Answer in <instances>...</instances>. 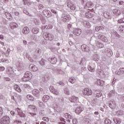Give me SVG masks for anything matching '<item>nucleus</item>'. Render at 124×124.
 I'll list each match as a JSON object with an SVG mask.
<instances>
[{
    "instance_id": "1",
    "label": "nucleus",
    "mask_w": 124,
    "mask_h": 124,
    "mask_svg": "<svg viewBox=\"0 0 124 124\" xmlns=\"http://www.w3.org/2000/svg\"><path fill=\"white\" fill-rule=\"evenodd\" d=\"M0 124H10V118L9 116H5L2 117L0 120Z\"/></svg>"
},
{
    "instance_id": "2",
    "label": "nucleus",
    "mask_w": 124,
    "mask_h": 124,
    "mask_svg": "<svg viewBox=\"0 0 124 124\" xmlns=\"http://www.w3.org/2000/svg\"><path fill=\"white\" fill-rule=\"evenodd\" d=\"M43 37L46 40L52 41L54 39V37L53 34L46 32L43 34Z\"/></svg>"
},
{
    "instance_id": "3",
    "label": "nucleus",
    "mask_w": 124,
    "mask_h": 124,
    "mask_svg": "<svg viewBox=\"0 0 124 124\" xmlns=\"http://www.w3.org/2000/svg\"><path fill=\"white\" fill-rule=\"evenodd\" d=\"M83 93L85 95L90 96V95H92V94H93V91L90 89L85 88L83 91Z\"/></svg>"
},
{
    "instance_id": "4",
    "label": "nucleus",
    "mask_w": 124,
    "mask_h": 124,
    "mask_svg": "<svg viewBox=\"0 0 124 124\" xmlns=\"http://www.w3.org/2000/svg\"><path fill=\"white\" fill-rule=\"evenodd\" d=\"M16 112L17 114H18L21 118H25L26 114L23 113V110H21L19 108H16Z\"/></svg>"
},
{
    "instance_id": "5",
    "label": "nucleus",
    "mask_w": 124,
    "mask_h": 124,
    "mask_svg": "<svg viewBox=\"0 0 124 124\" xmlns=\"http://www.w3.org/2000/svg\"><path fill=\"white\" fill-rule=\"evenodd\" d=\"M49 90L50 92L52 93L55 94L56 95H59V94H60L59 91H58V90L57 89H55L53 86H50L49 88Z\"/></svg>"
},
{
    "instance_id": "6",
    "label": "nucleus",
    "mask_w": 124,
    "mask_h": 124,
    "mask_svg": "<svg viewBox=\"0 0 124 124\" xmlns=\"http://www.w3.org/2000/svg\"><path fill=\"white\" fill-rule=\"evenodd\" d=\"M73 32L75 35L78 36L82 33V30L79 28H76L73 30Z\"/></svg>"
},
{
    "instance_id": "7",
    "label": "nucleus",
    "mask_w": 124,
    "mask_h": 124,
    "mask_svg": "<svg viewBox=\"0 0 124 124\" xmlns=\"http://www.w3.org/2000/svg\"><path fill=\"white\" fill-rule=\"evenodd\" d=\"M29 69L31 71H33V72H36V71L38 70V68H37L34 64H31L29 65Z\"/></svg>"
},
{
    "instance_id": "8",
    "label": "nucleus",
    "mask_w": 124,
    "mask_h": 124,
    "mask_svg": "<svg viewBox=\"0 0 124 124\" xmlns=\"http://www.w3.org/2000/svg\"><path fill=\"white\" fill-rule=\"evenodd\" d=\"M69 100L70 101H71V102L77 103V102H78V101H79V98L75 96H72V97L69 98Z\"/></svg>"
},
{
    "instance_id": "9",
    "label": "nucleus",
    "mask_w": 124,
    "mask_h": 124,
    "mask_svg": "<svg viewBox=\"0 0 124 124\" xmlns=\"http://www.w3.org/2000/svg\"><path fill=\"white\" fill-rule=\"evenodd\" d=\"M48 61L51 62L52 64H55L58 62V59L55 56H53L51 58H49L48 59Z\"/></svg>"
},
{
    "instance_id": "10",
    "label": "nucleus",
    "mask_w": 124,
    "mask_h": 124,
    "mask_svg": "<svg viewBox=\"0 0 124 124\" xmlns=\"http://www.w3.org/2000/svg\"><path fill=\"white\" fill-rule=\"evenodd\" d=\"M43 13L46 17L49 18L51 17V12L48 10H44L43 11Z\"/></svg>"
},
{
    "instance_id": "11",
    "label": "nucleus",
    "mask_w": 124,
    "mask_h": 124,
    "mask_svg": "<svg viewBox=\"0 0 124 124\" xmlns=\"http://www.w3.org/2000/svg\"><path fill=\"white\" fill-rule=\"evenodd\" d=\"M16 65L17 66V70L18 71H21V70H24V65H23V63L18 62Z\"/></svg>"
},
{
    "instance_id": "12",
    "label": "nucleus",
    "mask_w": 124,
    "mask_h": 124,
    "mask_svg": "<svg viewBox=\"0 0 124 124\" xmlns=\"http://www.w3.org/2000/svg\"><path fill=\"white\" fill-rule=\"evenodd\" d=\"M106 54L108 58H111L112 57V55H113V52L111 49L109 48L106 49L105 50Z\"/></svg>"
},
{
    "instance_id": "13",
    "label": "nucleus",
    "mask_w": 124,
    "mask_h": 124,
    "mask_svg": "<svg viewBox=\"0 0 124 124\" xmlns=\"http://www.w3.org/2000/svg\"><path fill=\"white\" fill-rule=\"evenodd\" d=\"M67 6H68V7L70 8L71 10H75V9H76V6H75V5H74V4H72L70 2H68V3H67Z\"/></svg>"
},
{
    "instance_id": "14",
    "label": "nucleus",
    "mask_w": 124,
    "mask_h": 124,
    "mask_svg": "<svg viewBox=\"0 0 124 124\" xmlns=\"http://www.w3.org/2000/svg\"><path fill=\"white\" fill-rule=\"evenodd\" d=\"M104 16L106 19H110V20L113 17V15L106 12L104 13Z\"/></svg>"
},
{
    "instance_id": "15",
    "label": "nucleus",
    "mask_w": 124,
    "mask_h": 124,
    "mask_svg": "<svg viewBox=\"0 0 124 124\" xmlns=\"http://www.w3.org/2000/svg\"><path fill=\"white\" fill-rule=\"evenodd\" d=\"M81 49L84 52H89V51H90V48H89V46H87V45H81Z\"/></svg>"
},
{
    "instance_id": "16",
    "label": "nucleus",
    "mask_w": 124,
    "mask_h": 124,
    "mask_svg": "<svg viewBox=\"0 0 124 124\" xmlns=\"http://www.w3.org/2000/svg\"><path fill=\"white\" fill-rule=\"evenodd\" d=\"M62 18H63L62 20H63V22H64V23H65V22H68L69 21V20H70V19H71V18L70 17V16H62Z\"/></svg>"
},
{
    "instance_id": "17",
    "label": "nucleus",
    "mask_w": 124,
    "mask_h": 124,
    "mask_svg": "<svg viewBox=\"0 0 124 124\" xmlns=\"http://www.w3.org/2000/svg\"><path fill=\"white\" fill-rule=\"evenodd\" d=\"M98 38L102 40V41H103L104 42H107L108 41V39H107V38L103 35H99L98 36Z\"/></svg>"
},
{
    "instance_id": "18",
    "label": "nucleus",
    "mask_w": 124,
    "mask_h": 124,
    "mask_svg": "<svg viewBox=\"0 0 124 124\" xmlns=\"http://www.w3.org/2000/svg\"><path fill=\"white\" fill-rule=\"evenodd\" d=\"M75 111L76 113L78 114V115H79L81 112H83V111H84V108L81 107H79L77 108Z\"/></svg>"
},
{
    "instance_id": "19",
    "label": "nucleus",
    "mask_w": 124,
    "mask_h": 124,
    "mask_svg": "<svg viewBox=\"0 0 124 124\" xmlns=\"http://www.w3.org/2000/svg\"><path fill=\"white\" fill-rule=\"evenodd\" d=\"M22 33L24 34H28L30 33V28L28 27H24L22 30Z\"/></svg>"
},
{
    "instance_id": "20",
    "label": "nucleus",
    "mask_w": 124,
    "mask_h": 124,
    "mask_svg": "<svg viewBox=\"0 0 124 124\" xmlns=\"http://www.w3.org/2000/svg\"><path fill=\"white\" fill-rule=\"evenodd\" d=\"M24 76L28 78L29 79H31V77H32V74H31L30 71H26L24 74Z\"/></svg>"
},
{
    "instance_id": "21",
    "label": "nucleus",
    "mask_w": 124,
    "mask_h": 124,
    "mask_svg": "<svg viewBox=\"0 0 124 124\" xmlns=\"http://www.w3.org/2000/svg\"><path fill=\"white\" fill-rule=\"evenodd\" d=\"M95 30L96 31L102 32L104 31V27L103 26L96 27Z\"/></svg>"
},
{
    "instance_id": "22",
    "label": "nucleus",
    "mask_w": 124,
    "mask_h": 124,
    "mask_svg": "<svg viewBox=\"0 0 124 124\" xmlns=\"http://www.w3.org/2000/svg\"><path fill=\"white\" fill-rule=\"evenodd\" d=\"M108 105L110 108H112V109H113L116 107V102H115L114 101H111L109 102Z\"/></svg>"
},
{
    "instance_id": "23",
    "label": "nucleus",
    "mask_w": 124,
    "mask_h": 124,
    "mask_svg": "<svg viewBox=\"0 0 124 124\" xmlns=\"http://www.w3.org/2000/svg\"><path fill=\"white\" fill-rule=\"evenodd\" d=\"M113 12L116 16H119L121 14V11L119 9H115L113 10Z\"/></svg>"
},
{
    "instance_id": "24",
    "label": "nucleus",
    "mask_w": 124,
    "mask_h": 124,
    "mask_svg": "<svg viewBox=\"0 0 124 124\" xmlns=\"http://www.w3.org/2000/svg\"><path fill=\"white\" fill-rule=\"evenodd\" d=\"M14 88L15 90L16 91V92H18V93H21L22 90L20 88V86H19L18 85L16 84L14 86Z\"/></svg>"
},
{
    "instance_id": "25",
    "label": "nucleus",
    "mask_w": 124,
    "mask_h": 124,
    "mask_svg": "<svg viewBox=\"0 0 124 124\" xmlns=\"http://www.w3.org/2000/svg\"><path fill=\"white\" fill-rule=\"evenodd\" d=\"M40 92L37 89H34L32 91V94L35 96H38Z\"/></svg>"
},
{
    "instance_id": "26",
    "label": "nucleus",
    "mask_w": 124,
    "mask_h": 124,
    "mask_svg": "<svg viewBox=\"0 0 124 124\" xmlns=\"http://www.w3.org/2000/svg\"><path fill=\"white\" fill-rule=\"evenodd\" d=\"M10 27L12 30H13V29L17 28V27H18V25H17V23L15 22H12L10 24Z\"/></svg>"
},
{
    "instance_id": "27",
    "label": "nucleus",
    "mask_w": 124,
    "mask_h": 124,
    "mask_svg": "<svg viewBox=\"0 0 124 124\" xmlns=\"http://www.w3.org/2000/svg\"><path fill=\"white\" fill-rule=\"evenodd\" d=\"M50 99V97L47 95H45L43 97V101L44 102H47Z\"/></svg>"
},
{
    "instance_id": "28",
    "label": "nucleus",
    "mask_w": 124,
    "mask_h": 124,
    "mask_svg": "<svg viewBox=\"0 0 124 124\" xmlns=\"http://www.w3.org/2000/svg\"><path fill=\"white\" fill-rule=\"evenodd\" d=\"M5 15L7 19H9V20H12V16H11L10 13L6 12L5 13Z\"/></svg>"
},
{
    "instance_id": "29",
    "label": "nucleus",
    "mask_w": 124,
    "mask_h": 124,
    "mask_svg": "<svg viewBox=\"0 0 124 124\" xmlns=\"http://www.w3.org/2000/svg\"><path fill=\"white\" fill-rule=\"evenodd\" d=\"M85 17L88 18H92V17H93V15H92L91 12H87L85 13Z\"/></svg>"
},
{
    "instance_id": "30",
    "label": "nucleus",
    "mask_w": 124,
    "mask_h": 124,
    "mask_svg": "<svg viewBox=\"0 0 124 124\" xmlns=\"http://www.w3.org/2000/svg\"><path fill=\"white\" fill-rule=\"evenodd\" d=\"M97 84L98 85V86L103 87V86L104 85V81L100 79H98Z\"/></svg>"
},
{
    "instance_id": "31",
    "label": "nucleus",
    "mask_w": 124,
    "mask_h": 124,
    "mask_svg": "<svg viewBox=\"0 0 124 124\" xmlns=\"http://www.w3.org/2000/svg\"><path fill=\"white\" fill-rule=\"evenodd\" d=\"M32 32L34 34L38 33L39 32V29L38 28H33L32 29Z\"/></svg>"
},
{
    "instance_id": "32",
    "label": "nucleus",
    "mask_w": 124,
    "mask_h": 124,
    "mask_svg": "<svg viewBox=\"0 0 124 124\" xmlns=\"http://www.w3.org/2000/svg\"><path fill=\"white\" fill-rule=\"evenodd\" d=\"M83 25L86 28H91V24L88 21H84Z\"/></svg>"
},
{
    "instance_id": "33",
    "label": "nucleus",
    "mask_w": 124,
    "mask_h": 124,
    "mask_svg": "<svg viewBox=\"0 0 124 124\" xmlns=\"http://www.w3.org/2000/svg\"><path fill=\"white\" fill-rule=\"evenodd\" d=\"M113 122H114L115 124H121V123H122V121H121V120L119 119H117L116 118L113 119Z\"/></svg>"
},
{
    "instance_id": "34",
    "label": "nucleus",
    "mask_w": 124,
    "mask_h": 124,
    "mask_svg": "<svg viewBox=\"0 0 124 124\" xmlns=\"http://www.w3.org/2000/svg\"><path fill=\"white\" fill-rule=\"evenodd\" d=\"M69 82L71 84H74L76 82V79L74 78H71L69 79Z\"/></svg>"
},
{
    "instance_id": "35",
    "label": "nucleus",
    "mask_w": 124,
    "mask_h": 124,
    "mask_svg": "<svg viewBox=\"0 0 124 124\" xmlns=\"http://www.w3.org/2000/svg\"><path fill=\"white\" fill-rule=\"evenodd\" d=\"M64 93L65 94H67V95H69L70 94V92L69 91V89L67 88H65L64 89Z\"/></svg>"
},
{
    "instance_id": "36",
    "label": "nucleus",
    "mask_w": 124,
    "mask_h": 124,
    "mask_svg": "<svg viewBox=\"0 0 124 124\" xmlns=\"http://www.w3.org/2000/svg\"><path fill=\"white\" fill-rule=\"evenodd\" d=\"M118 30L121 33H124V25L121 26Z\"/></svg>"
},
{
    "instance_id": "37",
    "label": "nucleus",
    "mask_w": 124,
    "mask_h": 124,
    "mask_svg": "<svg viewBox=\"0 0 124 124\" xmlns=\"http://www.w3.org/2000/svg\"><path fill=\"white\" fill-rule=\"evenodd\" d=\"M115 93L116 92H115V91L112 90L109 92V93L108 94V95L109 97H111V96H112V95H115Z\"/></svg>"
},
{
    "instance_id": "38",
    "label": "nucleus",
    "mask_w": 124,
    "mask_h": 124,
    "mask_svg": "<svg viewBox=\"0 0 124 124\" xmlns=\"http://www.w3.org/2000/svg\"><path fill=\"white\" fill-rule=\"evenodd\" d=\"M41 83L43 85H46V83H47V79H46V78L44 77L42 78Z\"/></svg>"
},
{
    "instance_id": "39",
    "label": "nucleus",
    "mask_w": 124,
    "mask_h": 124,
    "mask_svg": "<svg viewBox=\"0 0 124 124\" xmlns=\"http://www.w3.org/2000/svg\"><path fill=\"white\" fill-rule=\"evenodd\" d=\"M7 73L8 74H12L13 73V70H12V68H8Z\"/></svg>"
},
{
    "instance_id": "40",
    "label": "nucleus",
    "mask_w": 124,
    "mask_h": 124,
    "mask_svg": "<svg viewBox=\"0 0 124 124\" xmlns=\"http://www.w3.org/2000/svg\"><path fill=\"white\" fill-rule=\"evenodd\" d=\"M27 97L29 100H31V101H33L34 100V98L31 95H28Z\"/></svg>"
},
{
    "instance_id": "41",
    "label": "nucleus",
    "mask_w": 124,
    "mask_h": 124,
    "mask_svg": "<svg viewBox=\"0 0 124 124\" xmlns=\"http://www.w3.org/2000/svg\"><path fill=\"white\" fill-rule=\"evenodd\" d=\"M104 123L105 124H112V122L110 119H108V118H107L105 121H104Z\"/></svg>"
},
{
    "instance_id": "42",
    "label": "nucleus",
    "mask_w": 124,
    "mask_h": 124,
    "mask_svg": "<svg viewBox=\"0 0 124 124\" xmlns=\"http://www.w3.org/2000/svg\"><path fill=\"white\" fill-rule=\"evenodd\" d=\"M29 80H31V78L26 77V76H24L22 78V81H23V82H28Z\"/></svg>"
},
{
    "instance_id": "43",
    "label": "nucleus",
    "mask_w": 124,
    "mask_h": 124,
    "mask_svg": "<svg viewBox=\"0 0 124 124\" xmlns=\"http://www.w3.org/2000/svg\"><path fill=\"white\" fill-rule=\"evenodd\" d=\"M88 69L91 72H93L94 71V68H93L91 65L88 66Z\"/></svg>"
},
{
    "instance_id": "44",
    "label": "nucleus",
    "mask_w": 124,
    "mask_h": 124,
    "mask_svg": "<svg viewBox=\"0 0 124 124\" xmlns=\"http://www.w3.org/2000/svg\"><path fill=\"white\" fill-rule=\"evenodd\" d=\"M65 116L66 118V119H72V118H73V117H72V116L70 115V114H69V113H65Z\"/></svg>"
},
{
    "instance_id": "45",
    "label": "nucleus",
    "mask_w": 124,
    "mask_h": 124,
    "mask_svg": "<svg viewBox=\"0 0 124 124\" xmlns=\"http://www.w3.org/2000/svg\"><path fill=\"white\" fill-rule=\"evenodd\" d=\"M93 61H95V62H98V55L97 54H95L93 56Z\"/></svg>"
},
{
    "instance_id": "46",
    "label": "nucleus",
    "mask_w": 124,
    "mask_h": 124,
    "mask_svg": "<svg viewBox=\"0 0 124 124\" xmlns=\"http://www.w3.org/2000/svg\"><path fill=\"white\" fill-rule=\"evenodd\" d=\"M86 6L88 8H91V7H93V3H92V2H88L86 3Z\"/></svg>"
},
{
    "instance_id": "47",
    "label": "nucleus",
    "mask_w": 124,
    "mask_h": 124,
    "mask_svg": "<svg viewBox=\"0 0 124 124\" xmlns=\"http://www.w3.org/2000/svg\"><path fill=\"white\" fill-rule=\"evenodd\" d=\"M45 63H46V61L43 59L40 62V64H41V65H45Z\"/></svg>"
},
{
    "instance_id": "48",
    "label": "nucleus",
    "mask_w": 124,
    "mask_h": 124,
    "mask_svg": "<svg viewBox=\"0 0 124 124\" xmlns=\"http://www.w3.org/2000/svg\"><path fill=\"white\" fill-rule=\"evenodd\" d=\"M123 113V112L122 110H118L116 112V115H117V116H122Z\"/></svg>"
},
{
    "instance_id": "49",
    "label": "nucleus",
    "mask_w": 124,
    "mask_h": 124,
    "mask_svg": "<svg viewBox=\"0 0 124 124\" xmlns=\"http://www.w3.org/2000/svg\"><path fill=\"white\" fill-rule=\"evenodd\" d=\"M23 88H25V89H30L31 88V86L27 84H23Z\"/></svg>"
},
{
    "instance_id": "50",
    "label": "nucleus",
    "mask_w": 124,
    "mask_h": 124,
    "mask_svg": "<svg viewBox=\"0 0 124 124\" xmlns=\"http://www.w3.org/2000/svg\"><path fill=\"white\" fill-rule=\"evenodd\" d=\"M10 51V48H8L7 50L6 51V57H8V56H9Z\"/></svg>"
},
{
    "instance_id": "51",
    "label": "nucleus",
    "mask_w": 124,
    "mask_h": 124,
    "mask_svg": "<svg viewBox=\"0 0 124 124\" xmlns=\"http://www.w3.org/2000/svg\"><path fill=\"white\" fill-rule=\"evenodd\" d=\"M2 116H3V110L2 108L0 107V117H2Z\"/></svg>"
},
{
    "instance_id": "52",
    "label": "nucleus",
    "mask_w": 124,
    "mask_h": 124,
    "mask_svg": "<svg viewBox=\"0 0 124 124\" xmlns=\"http://www.w3.org/2000/svg\"><path fill=\"white\" fill-rule=\"evenodd\" d=\"M29 108L31 109L32 110H35V106H31V105H30L29 106Z\"/></svg>"
},
{
    "instance_id": "53",
    "label": "nucleus",
    "mask_w": 124,
    "mask_h": 124,
    "mask_svg": "<svg viewBox=\"0 0 124 124\" xmlns=\"http://www.w3.org/2000/svg\"><path fill=\"white\" fill-rule=\"evenodd\" d=\"M27 58H28V60L31 62H33V60L32 59V58H31V56L30 55H28L27 56Z\"/></svg>"
},
{
    "instance_id": "54",
    "label": "nucleus",
    "mask_w": 124,
    "mask_h": 124,
    "mask_svg": "<svg viewBox=\"0 0 124 124\" xmlns=\"http://www.w3.org/2000/svg\"><path fill=\"white\" fill-rule=\"evenodd\" d=\"M95 94L96 97L99 98V97H101V96L102 95V93H101H101H98L97 94Z\"/></svg>"
},
{
    "instance_id": "55",
    "label": "nucleus",
    "mask_w": 124,
    "mask_h": 124,
    "mask_svg": "<svg viewBox=\"0 0 124 124\" xmlns=\"http://www.w3.org/2000/svg\"><path fill=\"white\" fill-rule=\"evenodd\" d=\"M73 124H78V121L76 119H73Z\"/></svg>"
},
{
    "instance_id": "56",
    "label": "nucleus",
    "mask_w": 124,
    "mask_h": 124,
    "mask_svg": "<svg viewBox=\"0 0 124 124\" xmlns=\"http://www.w3.org/2000/svg\"><path fill=\"white\" fill-rule=\"evenodd\" d=\"M38 8L39 9H42V8H43L44 7V6H43V5L41 4H39L38 5Z\"/></svg>"
},
{
    "instance_id": "57",
    "label": "nucleus",
    "mask_w": 124,
    "mask_h": 124,
    "mask_svg": "<svg viewBox=\"0 0 124 124\" xmlns=\"http://www.w3.org/2000/svg\"><path fill=\"white\" fill-rule=\"evenodd\" d=\"M43 120L45 122H49V118L48 117H44Z\"/></svg>"
},
{
    "instance_id": "58",
    "label": "nucleus",
    "mask_w": 124,
    "mask_h": 124,
    "mask_svg": "<svg viewBox=\"0 0 124 124\" xmlns=\"http://www.w3.org/2000/svg\"><path fill=\"white\" fill-rule=\"evenodd\" d=\"M57 84H59L60 86H64V85H65V84L62 81H60L59 83H57Z\"/></svg>"
},
{
    "instance_id": "59",
    "label": "nucleus",
    "mask_w": 124,
    "mask_h": 124,
    "mask_svg": "<svg viewBox=\"0 0 124 124\" xmlns=\"http://www.w3.org/2000/svg\"><path fill=\"white\" fill-rule=\"evenodd\" d=\"M101 93V92H100V91H99V90H96L94 91V94H97V93Z\"/></svg>"
},
{
    "instance_id": "60",
    "label": "nucleus",
    "mask_w": 124,
    "mask_h": 124,
    "mask_svg": "<svg viewBox=\"0 0 124 124\" xmlns=\"http://www.w3.org/2000/svg\"><path fill=\"white\" fill-rule=\"evenodd\" d=\"M84 62H85V59H84V58H82L80 60V62L79 64L80 65H82V64H83V63Z\"/></svg>"
},
{
    "instance_id": "61",
    "label": "nucleus",
    "mask_w": 124,
    "mask_h": 124,
    "mask_svg": "<svg viewBox=\"0 0 124 124\" xmlns=\"http://www.w3.org/2000/svg\"><path fill=\"white\" fill-rule=\"evenodd\" d=\"M45 78H46V80L47 81V80H49L50 79V76H49V75H46L45 76Z\"/></svg>"
},
{
    "instance_id": "62",
    "label": "nucleus",
    "mask_w": 124,
    "mask_h": 124,
    "mask_svg": "<svg viewBox=\"0 0 124 124\" xmlns=\"http://www.w3.org/2000/svg\"><path fill=\"white\" fill-rule=\"evenodd\" d=\"M40 91L42 92V93L44 94L46 93V91L45 90H43L42 88H40Z\"/></svg>"
},
{
    "instance_id": "63",
    "label": "nucleus",
    "mask_w": 124,
    "mask_h": 124,
    "mask_svg": "<svg viewBox=\"0 0 124 124\" xmlns=\"http://www.w3.org/2000/svg\"><path fill=\"white\" fill-rule=\"evenodd\" d=\"M119 70L122 72V73H123V74H124V68H120Z\"/></svg>"
},
{
    "instance_id": "64",
    "label": "nucleus",
    "mask_w": 124,
    "mask_h": 124,
    "mask_svg": "<svg viewBox=\"0 0 124 124\" xmlns=\"http://www.w3.org/2000/svg\"><path fill=\"white\" fill-rule=\"evenodd\" d=\"M5 69V68L3 66H0V71H3Z\"/></svg>"
}]
</instances>
